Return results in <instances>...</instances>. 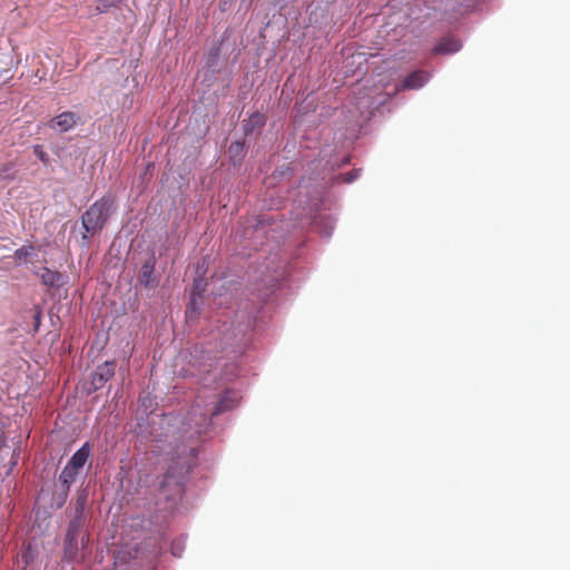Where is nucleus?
<instances>
[{
    "instance_id": "5",
    "label": "nucleus",
    "mask_w": 570,
    "mask_h": 570,
    "mask_svg": "<svg viewBox=\"0 0 570 570\" xmlns=\"http://www.w3.org/2000/svg\"><path fill=\"white\" fill-rule=\"evenodd\" d=\"M155 257L150 256L141 266L138 282L146 288H153L158 285V279L155 277Z\"/></svg>"
},
{
    "instance_id": "1",
    "label": "nucleus",
    "mask_w": 570,
    "mask_h": 570,
    "mask_svg": "<svg viewBox=\"0 0 570 570\" xmlns=\"http://www.w3.org/2000/svg\"><path fill=\"white\" fill-rule=\"evenodd\" d=\"M176 456L171 458L173 463L159 482V490L168 500H175L184 492L186 475L190 471L193 461L196 456V448L193 444H184L183 448L176 446Z\"/></svg>"
},
{
    "instance_id": "18",
    "label": "nucleus",
    "mask_w": 570,
    "mask_h": 570,
    "mask_svg": "<svg viewBox=\"0 0 570 570\" xmlns=\"http://www.w3.org/2000/svg\"><path fill=\"white\" fill-rule=\"evenodd\" d=\"M244 149V145L242 142H233L230 146H229V153L232 155H238L243 151Z\"/></svg>"
},
{
    "instance_id": "20",
    "label": "nucleus",
    "mask_w": 570,
    "mask_h": 570,
    "mask_svg": "<svg viewBox=\"0 0 570 570\" xmlns=\"http://www.w3.org/2000/svg\"><path fill=\"white\" fill-rule=\"evenodd\" d=\"M355 177H356V174H354V173H348V174H346L345 181H346V183H351V181H353V179H354Z\"/></svg>"
},
{
    "instance_id": "10",
    "label": "nucleus",
    "mask_w": 570,
    "mask_h": 570,
    "mask_svg": "<svg viewBox=\"0 0 570 570\" xmlns=\"http://www.w3.org/2000/svg\"><path fill=\"white\" fill-rule=\"evenodd\" d=\"M89 455H90V444L87 442L78 451H76L73 453V455L70 458L68 464L73 466L77 470H80L87 462Z\"/></svg>"
},
{
    "instance_id": "19",
    "label": "nucleus",
    "mask_w": 570,
    "mask_h": 570,
    "mask_svg": "<svg viewBox=\"0 0 570 570\" xmlns=\"http://www.w3.org/2000/svg\"><path fill=\"white\" fill-rule=\"evenodd\" d=\"M36 154L37 156L39 157V159L43 163H47V155L46 153L41 151L38 149V147L36 148Z\"/></svg>"
},
{
    "instance_id": "9",
    "label": "nucleus",
    "mask_w": 570,
    "mask_h": 570,
    "mask_svg": "<svg viewBox=\"0 0 570 570\" xmlns=\"http://www.w3.org/2000/svg\"><path fill=\"white\" fill-rule=\"evenodd\" d=\"M266 117L261 112L252 114L248 119L244 121L245 135H250L254 131L262 129L265 126Z\"/></svg>"
},
{
    "instance_id": "17",
    "label": "nucleus",
    "mask_w": 570,
    "mask_h": 570,
    "mask_svg": "<svg viewBox=\"0 0 570 570\" xmlns=\"http://www.w3.org/2000/svg\"><path fill=\"white\" fill-rule=\"evenodd\" d=\"M204 287H205V284H204L203 279L199 278L194 282L193 294H191V299H190V305L193 308H194V305L196 304V295L200 296V293L204 291Z\"/></svg>"
},
{
    "instance_id": "13",
    "label": "nucleus",
    "mask_w": 570,
    "mask_h": 570,
    "mask_svg": "<svg viewBox=\"0 0 570 570\" xmlns=\"http://www.w3.org/2000/svg\"><path fill=\"white\" fill-rule=\"evenodd\" d=\"M78 473H79V470L75 469L73 466L69 465L68 463L63 468V470L59 476V480H60L62 487L65 488L66 492L69 491L70 485L76 481Z\"/></svg>"
},
{
    "instance_id": "15",
    "label": "nucleus",
    "mask_w": 570,
    "mask_h": 570,
    "mask_svg": "<svg viewBox=\"0 0 570 570\" xmlns=\"http://www.w3.org/2000/svg\"><path fill=\"white\" fill-rule=\"evenodd\" d=\"M35 250V247L29 245V246H22L20 248H18L14 253V257L20 261V262H28V259L30 258V256L32 255V252Z\"/></svg>"
},
{
    "instance_id": "2",
    "label": "nucleus",
    "mask_w": 570,
    "mask_h": 570,
    "mask_svg": "<svg viewBox=\"0 0 570 570\" xmlns=\"http://www.w3.org/2000/svg\"><path fill=\"white\" fill-rule=\"evenodd\" d=\"M114 206V198L109 195L96 200L81 216L82 227L86 232L83 238L102 230L108 222Z\"/></svg>"
},
{
    "instance_id": "11",
    "label": "nucleus",
    "mask_w": 570,
    "mask_h": 570,
    "mask_svg": "<svg viewBox=\"0 0 570 570\" xmlns=\"http://www.w3.org/2000/svg\"><path fill=\"white\" fill-rule=\"evenodd\" d=\"M39 276L42 284L46 286L59 287L61 285L62 275L57 271L43 267Z\"/></svg>"
},
{
    "instance_id": "21",
    "label": "nucleus",
    "mask_w": 570,
    "mask_h": 570,
    "mask_svg": "<svg viewBox=\"0 0 570 570\" xmlns=\"http://www.w3.org/2000/svg\"><path fill=\"white\" fill-rule=\"evenodd\" d=\"M4 443V436H3V433L0 431V448L3 445Z\"/></svg>"
},
{
    "instance_id": "4",
    "label": "nucleus",
    "mask_w": 570,
    "mask_h": 570,
    "mask_svg": "<svg viewBox=\"0 0 570 570\" xmlns=\"http://www.w3.org/2000/svg\"><path fill=\"white\" fill-rule=\"evenodd\" d=\"M115 375L114 362H105L99 365L91 375L92 391H98Z\"/></svg>"
},
{
    "instance_id": "12",
    "label": "nucleus",
    "mask_w": 570,
    "mask_h": 570,
    "mask_svg": "<svg viewBox=\"0 0 570 570\" xmlns=\"http://www.w3.org/2000/svg\"><path fill=\"white\" fill-rule=\"evenodd\" d=\"M461 48V42L455 38L442 39L434 48L435 53H454Z\"/></svg>"
},
{
    "instance_id": "6",
    "label": "nucleus",
    "mask_w": 570,
    "mask_h": 570,
    "mask_svg": "<svg viewBox=\"0 0 570 570\" xmlns=\"http://www.w3.org/2000/svg\"><path fill=\"white\" fill-rule=\"evenodd\" d=\"M428 79V72L423 70L413 71L402 81V83L397 87V90L419 89L425 85Z\"/></svg>"
},
{
    "instance_id": "7",
    "label": "nucleus",
    "mask_w": 570,
    "mask_h": 570,
    "mask_svg": "<svg viewBox=\"0 0 570 570\" xmlns=\"http://www.w3.org/2000/svg\"><path fill=\"white\" fill-rule=\"evenodd\" d=\"M78 117L71 111H65L51 120V128H57L60 132H66L73 128Z\"/></svg>"
},
{
    "instance_id": "3",
    "label": "nucleus",
    "mask_w": 570,
    "mask_h": 570,
    "mask_svg": "<svg viewBox=\"0 0 570 570\" xmlns=\"http://www.w3.org/2000/svg\"><path fill=\"white\" fill-rule=\"evenodd\" d=\"M81 527V515H77L69 523L63 550V558L68 561L81 562L85 559V552H80V549L83 551L87 549L89 539L87 534H82L79 541Z\"/></svg>"
},
{
    "instance_id": "16",
    "label": "nucleus",
    "mask_w": 570,
    "mask_h": 570,
    "mask_svg": "<svg viewBox=\"0 0 570 570\" xmlns=\"http://www.w3.org/2000/svg\"><path fill=\"white\" fill-rule=\"evenodd\" d=\"M99 4L97 6L96 10L97 12H106L110 8L118 7L122 0H98Z\"/></svg>"
},
{
    "instance_id": "8",
    "label": "nucleus",
    "mask_w": 570,
    "mask_h": 570,
    "mask_svg": "<svg viewBox=\"0 0 570 570\" xmlns=\"http://www.w3.org/2000/svg\"><path fill=\"white\" fill-rule=\"evenodd\" d=\"M209 422L210 420L208 417V413L202 412L199 414L198 420L195 422V428L193 429L191 425L188 423V430H184V440H187L189 442L195 436H198L203 432V428L208 425Z\"/></svg>"
},
{
    "instance_id": "14",
    "label": "nucleus",
    "mask_w": 570,
    "mask_h": 570,
    "mask_svg": "<svg viewBox=\"0 0 570 570\" xmlns=\"http://www.w3.org/2000/svg\"><path fill=\"white\" fill-rule=\"evenodd\" d=\"M236 405L235 400H229L228 394L224 395L210 412V416L218 415L222 412L233 409Z\"/></svg>"
}]
</instances>
